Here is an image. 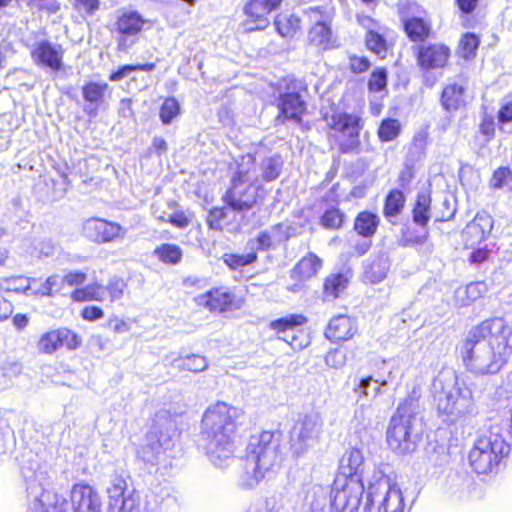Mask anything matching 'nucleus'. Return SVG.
Wrapping results in <instances>:
<instances>
[{"mask_svg":"<svg viewBox=\"0 0 512 512\" xmlns=\"http://www.w3.org/2000/svg\"><path fill=\"white\" fill-rule=\"evenodd\" d=\"M504 321L493 318L471 329L461 346L466 368L475 374H495L507 362Z\"/></svg>","mask_w":512,"mask_h":512,"instance_id":"obj_1","label":"nucleus"},{"mask_svg":"<svg viewBox=\"0 0 512 512\" xmlns=\"http://www.w3.org/2000/svg\"><path fill=\"white\" fill-rule=\"evenodd\" d=\"M241 411L225 402L209 406L202 417V440L209 461L224 467L235 451L236 420Z\"/></svg>","mask_w":512,"mask_h":512,"instance_id":"obj_2","label":"nucleus"},{"mask_svg":"<svg viewBox=\"0 0 512 512\" xmlns=\"http://www.w3.org/2000/svg\"><path fill=\"white\" fill-rule=\"evenodd\" d=\"M110 512H179L180 503L174 495L154 496L141 510L140 493L133 487L129 475H115L107 488Z\"/></svg>","mask_w":512,"mask_h":512,"instance_id":"obj_3","label":"nucleus"},{"mask_svg":"<svg viewBox=\"0 0 512 512\" xmlns=\"http://www.w3.org/2000/svg\"><path fill=\"white\" fill-rule=\"evenodd\" d=\"M279 438L271 431H263L249 438L244 470L239 477V485L243 489L256 487L279 459Z\"/></svg>","mask_w":512,"mask_h":512,"instance_id":"obj_4","label":"nucleus"},{"mask_svg":"<svg viewBox=\"0 0 512 512\" xmlns=\"http://www.w3.org/2000/svg\"><path fill=\"white\" fill-rule=\"evenodd\" d=\"M419 396L414 391L399 404L392 415L387 428V443L389 447L399 454H408L415 451L420 441V433L416 429V415L419 409Z\"/></svg>","mask_w":512,"mask_h":512,"instance_id":"obj_5","label":"nucleus"},{"mask_svg":"<svg viewBox=\"0 0 512 512\" xmlns=\"http://www.w3.org/2000/svg\"><path fill=\"white\" fill-rule=\"evenodd\" d=\"M505 429L493 425L476 438L469 452V463L478 474L493 473L498 470L501 462L511 450L504 437Z\"/></svg>","mask_w":512,"mask_h":512,"instance_id":"obj_6","label":"nucleus"},{"mask_svg":"<svg viewBox=\"0 0 512 512\" xmlns=\"http://www.w3.org/2000/svg\"><path fill=\"white\" fill-rule=\"evenodd\" d=\"M436 392L435 400L437 410L445 416L444 421L455 423L460 418L470 414L473 410L472 393L469 388L458 384L454 372H446L439 375L434 381Z\"/></svg>","mask_w":512,"mask_h":512,"instance_id":"obj_7","label":"nucleus"},{"mask_svg":"<svg viewBox=\"0 0 512 512\" xmlns=\"http://www.w3.org/2000/svg\"><path fill=\"white\" fill-rule=\"evenodd\" d=\"M364 512H404L401 490L380 470L369 481Z\"/></svg>","mask_w":512,"mask_h":512,"instance_id":"obj_8","label":"nucleus"},{"mask_svg":"<svg viewBox=\"0 0 512 512\" xmlns=\"http://www.w3.org/2000/svg\"><path fill=\"white\" fill-rule=\"evenodd\" d=\"M174 434L175 422L171 414L167 410H159L144 444L137 451L138 457L146 463L156 464L161 455L170 448Z\"/></svg>","mask_w":512,"mask_h":512,"instance_id":"obj_9","label":"nucleus"},{"mask_svg":"<svg viewBox=\"0 0 512 512\" xmlns=\"http://www.w3.org/2000/svg\"><path fill=\"white\" fill-rule=\"evenodd\" d=\"M323 432V419L318 412L301 414L289 432V444L294 456L300 457L314 449Z\"/></svg>","mask_w":512,"mask_h":512,"instance_id":"obj_10","label":"nucleus"},{"mask_svg":"<svg viewBox=\"0 0 512 512\" xmlns=\"http://www.w3.org/2000/svg\"><path fill=\"white\" fill-rule=\"evenodd\" d=\"M301 89L302 83L293 77L288 76L280 82L276 98L278 115L275 118L278 124H284L286 121L295 124L302 122L307 105L300 95Z\"/></svg>","mask_w":512,"mask_h":512,"instance_id":"obj_11","label":"nucleus"},{"mask_svg":"<svg viewBox=\"0 0 512 512\" xmlns=\"http://www.w3.org/2000/svg\"><path fill=\"white\" fill-rule=\"evenodd\" d=\"M247 174L248 169L240 164L232 177L231 186L222 197L225 204L235 212L249 211L257 203L258 190L261 187H254L249 183Z\"/></svg>","mask_w":512,"mask_h":512,"instance_id":"obj_12","label":"nucleus"},{"mask_svg":"<svg viewBox=\"0 0 512 512\" xmlns=\"http://www.w3.org/2000/svg\"><path fill=\"white\" fill-rule=\"evenodd\" d=\"M325 120L330 129L342 134L345 139L339 147L343 153L358 150L360 147V132L364 127V121L358 114L333 110L326 115Z\"/></svg>","mask_w":512,"mask_h":512,"instance_id":"obj_13","label":"nucleus"},{"mask_svg":"<svg viewBox=\"0 0 512 512\" xmlns=\"http://www.w3.org/2000/svg\"><path fill=\"white\" fill-rule=\"evenodd\" d=\"M364 489L358 478L336 477L330 488L331 512H356Z\"/></svg>","mask_w":512,"mask_h":512,"instance_id":"obj_14","label":"nucleus"},{"mask_svg":"<svg viewBox=\"0 0 512 512\" xmlns=\"http://www.w3.org/2000/svg\"><path fill=\"white\" fill-rule=\"evenodd\" d=\"M282 0H249L243 7L245 19L241 23L246 32L266 29L269 24L270 14L277 10Z\"/></svg>","mask_w":512,"mask_h":512,"instance_id":"obj_15","label":"nucleus"},{"mask_svg":"<svg viewBox=\"0 0 512 512\" xmlns=\"http://www.w3.org/2000/svg\"><path fill=\"white\" fill-rule=\"evenodd\" d=\"M82 232L88 240L104 244L124 239L126 228L116 222L93 217L83 223Z\"/></svg>","mask_w":512,"mask_h":512,"instance_id":"obj_16","label":"nucleus"},{"mask_svg":"<svg viewBox=\"0 0 512 512\" xmlns=\"http://www.w3.org/2000/svg\"><path fill=\"white\" fill-rule=\"evenodd\" d=\"M418 5L411 0H400L398 11L404 24V29L410 40L424 41L430 34L431 26L421 17L417 16Z\"/></svg>","mask_w":512,"mask_h":512,"instance_id":"obj_17","label":"nucleus"},{"mask_svg":"<svg viewBox=\"0 0 512 512\" xmlns=\"http://www.w3.org/2000/svg\"><path fill=\"white\" fill-rule=\"evenodd\" d=\"M30 55L34 64L59 71L63 67L64 49L58 43L40 40L31 46Z\"/></svg>","mask_w":512,"mask_h":512,"instance_id":"obj_18","label":"nucleus"},{"mask_svg":"<svg viewBox=\"0 0 512 512\" xmlns=\"http://www.w3.org/2000/svg\"><path fill=\"white\" fill-rule=\"evenodd\" d=\"M307 318L302 314H290L288 316L276 319L270 323L271 329L276 331L278 339L288 343L293 349H301L305 346L299 340V334H303L296 328L304 325Z\"/></svg>","mask_w":512,"mask_h":512,"instance_id":"obj_19","label":"nucleus"},{"mask_svg":"<svg viewBox=\"0 0 512 512\" xmlns=\"http://www.w3.org/2000/svg\"><path fill=\"white\" fill-rule=\"evenodd\" d=\"M81 342L79 335L67 328H60L43 334L39 339L38 348L43 353L51 354L60 347L77 349Z\"/></svg>","mask_w":512,"mask_h":512,"instance_id":"obj_20","label":"nucleus"},{"mask_svg":"<svg viewBox=\"0 0 512 512\" xmlns=\"http://www.w3.org/2000/svg\"><path fill=\"white\" fill-rule=\"evenodd\" d=\"M73 512H101V499L97 491L84 483L75 484L71 490Z\"/></svg>","mask_w":512,"mask_h":512,"instance_id":"obj_21","label":"nucleus"},{"mask_svg":"<svg viewBox=\"0 0 512 512\" xmlns=\"http://www.w3.org/2000/svg\"><path fill=\"white\" fill-rule=\"evenodd\" d=\"M450 56L448 47L442 44L420 46L417 53L418 64L423 70L442 68Z\"/></svg>","mask_w":512,"mask_h":512,"instance_id":"obj_22","label":"nucleus"},{"mask_svg":"<svg viewBox=\"0 0 512 512\" xmlns=\"http://www.w3.org/2000/svg\"><path fill=\"white\" fill-rule=\"evenodd\" d=\"M199 306H203L211 312H225L233 308L234 295L225 288H215L196 298Z\"/></svg>","mask_w":512,"mask_h":512,"instance_id":"obj_23","label":"nucleus"},{"mask_svg":"<svg viewBox=\"0 0 512 512\" xmlns=\"http://www.w3.org/2000/svg\"><path fill=\"white\" fill-rule=\"evenodd\" d=\"M364 461V454L360 448L352 447L347 449L340 459V474L337 477L358 478L359 481H363Z\"/></svg>","mask_w":512,"mask_h":512,"instance_id":"obj_24","label":"nucleus"},{"mask_svg":"<svg viewBox=\"0 0 512 512\" xmlns=\"http://www.w3.org/2000/svg\"><path fill=\"white\" fill-rule=\"evenodd\" d=\"M466 79L463 76L456 77L448 83L441 94V105L446 111H456L465 106Z\"/></svg>","mask_w":512,"mask_h":512,"instance_id":"obj_25","label":"nucleus"},{"mask_svg":"<svg viewBox=\"0 0 512 512\" xmlns=\"http://www.w3.org/2000/svg\"><path fill=\"white\" fill-rule=\"evenodd\" d=\"M109 85L106 82L89 81L82 86V97L86 104L83 111L89 117H96L98 108L104 101L105 93L108 91Z\"/></svg>","mask_w":512,"mask_h":512,"instance_id":"obj_26","label":"nucleus"},{"mask_svg":"<svg viewBox=\"0 0 512 512\" xmlns=\"http://www.w3.org/2000/svg\"><path fill=\"white\" fill-rule=\"evenodd\" d=\"M355 332L354 320L347 315H338L330 320L325 336L330 341L339 342L352 338Z\"/></svg>","mask_w":512,"mask_h":512,"instance_id":"obj_27","label":"nucleus"},{"mask_svg":"<svg viewBox=\"0 0 512 512\" xmlns=\"http://www.w3.org/2000/svg\"><path fill=\"white\" fill-rule=\"evenodd\" d=\"M308 43L317 49L326 51L337 47L331 26L325 21H317L308 32Z\"/></svg>","mask_w":512,"mask_h":512,"instance_id":"obj_28","label":"nucleus"},{"mask_svg":"<svg viewBox=\"0 0 512 512\" xmlns=\"http://www.w3.org/2000/svg\"><path fill=\"white\" fill-rule=\"evenodd\" d=\"M171 368L183 372L200 373L208 369L209 363L205 356L200 354H185L180 352L169 362Z\"/></svg>","mask_w":512,"mask_h":512,"instance_id":"obj_29","label":"nucleus"},{"mask_svg":"<svg viewBox=\"0 0 512 512\" xmlns=\"http://www.w3.org/2000/svg\"><path fill=\"white\" fill-rule=\"evenodd\" d=\"M431 193L428 189H421L417 192L415 202L412 207V220L417 226L424 228L432 217Z\"/></svg>","mask_w":512,"mask_h":512,"instance_id":"obj_30","label":"nucleus"},{"mask_svg":"<svg viewBox=\"0 0 512 512\" xmlns=\"http://www.w3.org/2000/svg\"><path fill=\"white\" fill-rule=\"evenodd\" d=\"M69 503L57 494L44 492L40 499H35L28 512H67Z\"/></svg>","mask_w":512,"mask_h":512,"instance_id":"obj_31","label":"nucleus"},{"mask_svg":"<svg viewBox=\"0 0 512 512\" xmlns=\"http://www.w3.org/2000/svg\"><path fill=\"white\" fill-rule=\"evenodd\" d=\"M306 502L311 512H331L330 488L314 485L306 494Z\"/></svg>","mask_w":512,"mask_h":512,"instance_id":"obj_32","label":"nucleus"},{"mask_svg":"<svg viewBox=\"0 0 512 512\" xmlns=\"http://www.w3.org/2000/svg\"><path fill=\"white\" fill-rule=\"evenodd\" d=\"M374 376L375 384H379L380 386L385 387L390 384H394L396 388L401 383L403 372L395 361L383 360L381 366L374 373Z\"/></svg>","mask_w":512,"mask_h":512,"instance_id":"obj_33","label":"nucleus"},{"mask_svg":"<svg viewBox=\"0 0 512 512\" xmlns=\"http://www.w3.org/2000/svg\"><path fill=\"white\" fill-rule=\"evenodd\" d=\"M348 272L332 273L326 277L323 285V297L326 301H332L339 297L349 282Z\"/></svg>","mask_w":512,"mask_h":512,"instance_id":"obj_34","label":"nucleus"},{"mask_svg":"<svg viewBox=\"0 0 512 512\" xmlns=\"http://www.w3.org/2000/svg\"><path fill=\"white\" fill-rule=\"evenodd\" d=\"M322 267V260L314 253L303 257L292 269L293 278L306 280L315 276Z\"/></svg>","mask_w":512,"mask_h":512,"instance_id":"obj_35","label":"nucleus"},{"mask_svg":"<svg viewBox=\"0 0 512 512\" xmlns=\"http://www.w3.org/2000/svg\"><path fill=\"white\" fill-rule=\"evenodd\" d=\"M380 218L377 214L370 211L358 213L354 220L355 231L364 238H371L377 232Z\"/></svg>","mask_w":512,"mask_h":512,"instance_id":"obj_36","label":"nucleus"},{"mask_svg":"<svg viewBox=\"0 0 512 512\" xmlns=\"http://www.w3.org/2000/svg\"><path fill=\"white\" fill-rule=\"evenodd\" d=\"M284 161L278 154L265 157L259 164V172L262 181L272 182L278 179L283 169Z\"/></svg>","mask_w":512,"mask_h":512,"instance_id":"obj_37","label":"nucleus"},{"mask_svg":"<svg viewBox=\"0 0 512 512\" xmlns=\"http://www.w3.org/2000/svg\"><path fill=\"white\" fill-rule=\"evenodd\" d=\"M405 202L406 197L404 193L398 189H393L387 194L383 214L390 223H395L392 219L402 212Z\"/></svg>","mask_w":512,"mask_h":512,"instance_id":"obj_38","label":"nucleus"},{"mask_svg":"<svg viewBox=\"0 0 512 512\" xmlns=\"http://www.w3.org/2000/svg\"><path fill=\"white\" fill-rule=\"evenodd\" d=\"M143 23V19L137 12H129L118 18L116 26L122 35L132 36L141 31Z\"/></svg>","mask_w":512,"mask_h":512,"instance_id":"obj_39","label":"nucleus"},{"mask_svg":"<svg viewBox=\"0 0 512 512\" xmlns=\"http://www.w3.org/2000/svg\"><path fill=\"white\" fill-rule=\"evenodd\" d=\"M274 26L280 36L291 38L300 28V19L294 14H280L275 18Z\"/></svg>","mask_w":512,"mask_h":512,"instance_id":"obj_40","label":"nucleus"},{"mask_svg":"<svg viewBox=\"0 0 512 512\" xmlns=\"http://www.w3.org/2000/svg\"><path fill=\"white\" fill-rule=\"evenodd\" d=\"M488 291V286L483 281L472 282L465 288H459L456 290L458 298L462 299L461 305L467 306L471 302L485 295Z\"/></svg>","mask_w":512,"mask_h":512,"instance_id":"obj_41","label":"nucleus"},{"mask_svg":"<svg viewBox=\"0 0 512 512\" xmlns=\"http://www.w3.org/2000/svg\"><path fill=\"white\" fill-rule=\"evenodd\" d=\"M154 255L163 263L176 265L181 261L183 251L176 244L164 243L155 248Z\"/></svg>","mask_w":512,"mask_h":512,"instance_id":"obj_42","label":"nucleus"},{"mask_svg":"<svg viewBox=\"0 0 512 512\" xmlns=\"http://www.w3.org/2000/svg\"><path fill=\"white\" fill-rule=\"evenodd\" d=\"M73 297L78 301H105L108 299L107 289L101 284H92L85 288L77 289L73 292Z\"/></svg>","mask_w":512,"mask_h":512,"instance_id":"obj_43","label":"nucleus"},{"mask_svg":"<svg viewBox=\"0 0 512 512\" xmlns=\"http://www.w3.org/2000/svg\"><path fill=\"white\" fill-rule=\"evenodd\" d=\"M388 270L389 264L387 258L383 255L377 256L365 271V276L370 282L379 283L386 277Z\"/></svg>","mask_w":512,"mask_h":512,"instance_id":"obj_44","label":"nucleus"},{"mask_svg":"<svg viewBox=\"0 0 512 512\" xmlns=\"http://www.w3.org/2000/svg\"><path fill=\"white\" fill-rule=\"evenodd\" d=\"M223 262L231 269L236 270L254 263L257 260V253L251 251L246 254L225 253L222 256Z\"/></svg>","mask_w":512,"mask_h":512,"instance_id":"obj_45","label":"nucleus"},{"mask_svg":"<svg viewBox=\"0 0 512 512\" xmlns=\"http://www.w3.org/2000/svg\"><path fill=\"white\" fill-rule=\"evenodd\" d=\"M156 65L154 63H144V64H127L119 67L116 71H113L109 75V80L112 82H117L128 75H130L134 71H146L151 72L155 69Z\"/></svg>","mask_w":512,"mask_h":512,"instance_id":"obj_46","label":"nucleus"},{"mask_svg":"<svg viewBox=\"0 0 512 512\" xmlns=\"http://www.w3.org/2000/svg\"><path fill=\"white\" fill-rule=\"evenodd\" d=\"M401 131V124L397 119L387 118L382 120L379 129L378 136L383 142H389L394 140Z\"/></svg>","mask_w":512,"mask_h":512,"instance_id":"obj_47","label":"nucleus"},{"mask_svg":"<svg viewBox=\"0 0 512 512\" xmlns=\"http://www.w3.org/2000/svg\"><path fill=\"white\" fill-rule=\"evenodd\" d=\"M37 282L38 279L36 278L14 277L5 281V288L8 291L23 293L25 295H32L31 293L33 291V284Z\"/></svg>","mask_w":512,"mask_h":512,"instance_id":"obj_48","label":"nucleus"},{"mask_svg":"<svg viewBox=\"0 0 512 512\" xmlns=\"http://www.w3.org/2000/svg\"><path fill=\"white\" fill-rule=\"evenodd\" d=\"M365 42L367 48L380 56L381 58H384L387 53V42L386 39L379 33L369 30L365 37Z\"/></svg>","mask_w":512,"mask_h":512,"instance_id":"obj_49","label":"nucleus"},{"mask_svg":"<svg viewBox=\"0 0 512 512\" xmlns=\"http://www.w3.org/2000/svg\"><path fill=\"white\" fill-rule=\"evenodd\" d=\"M180 104L174 97H168L160 107L159 116L163 124H170L180 113Z\"/></svg>","mask_w":512,"mask_h":512,"instance_id":"obj_50","label":"nucleus"},{"mask_svg":"<svg viewBox=\"0 0 512 512\" xmlns=\"http://www.w3.org/2000/svg\"><path fill=\"white\" fill-rule=\"evenodd\" d=\"M345 214L337 208L327 209L321 216L320 223L327 229L337 230L343 226Z\"/></svg>","mask_w":512,"mask_h":512,"instance_id":"obj_51","label":"nucleus"},{"mask_svg":"<svg viewBox=\"0 0 512 512\" xmlns=\"http://www.w3.org/2000/svg\"><path fill=\"white\" fill-rule=\"evenodd\" d=\"M274 235L269 230L261 231L256 238L249 241L251 251H268L275 243Z\"/></svg>","mask_w":512,"mask_h":512,"instance_id":"obj_52","label":"nucleus"},{"mask_svg":"<svg viewBox=\"0 0 512 512\" xmlns=\"http://www.w3.org/2000/svg\"><path fill=\"white\" fill-rule=\"evenodd\" d=\"M463 237L465 238L467 245L473 246L486 240L488 235L486 233H482V229L476 225V223L471 221L463 230Z\"/></svg>","mask_w":512,"mask_h":512,"instance_id":"obj_53","label":"nucleus"},{"mask_svg":"<svg viewBox=\"0 0 512 512\" xmlns=\"http://www.w3.org/2000/svg\"><path fill=\"white\" fill-rule=\"evenodd\" d=\"M387 70L385 68H377L374 70L368 81V88L371 92H380L387 86Z\"/></svg>","mask_w":512,"mask_h":512,"instance_id":"obj_54","label":"nucleus"},{"mask_svg":"<svg viewBox=\"0 0 512 512\" xmlns=\"http://www.w3.org/2000/svg\"><path fill=\"white\" fill-rule=\"evenodd\" d=\"M22 372V365L17 361H6L0 369L1 375L4 377L3 385L9 386L11 381L18 377Z\"/></svg>","mask_w":512,"mask_h":512,"instance_id":"obj_55","label":"nucleus"},{"mask_svg":"<svg viewBox=\"0 0 512 512\" xmlns=\"http://www.w3.org/2000/svg\"><path fill=\"white\" fill-rule=\"evenodd\" d=\"M60 284V277L58 275L49 276L38 288L33 287L32 295L34 296H52L54 288H58Z\"/></svg>","mask_w":512,"mask_h":512,"instance_id":"obj_56","label":"nucleus"},{"mask_svg":"<svg viewBox=\"0 0 512 512\" xmlns=\"http://www.w3.org/2000/svg\"><path fill=\"white\" fill-rule=\"evenodd\" d=\"M479 43V39L474 33H466L460 41L463 57L468 59L474 56Z\"/></svg>","mask_w":512,"mask_h":512,"instance_id":"obj_57","label":"nucleus"},{"mask_svg":"<svg viewBox=\"0 0 512 512\" xmlns=\"http://www.w3.org/2000/svg\"><path fill=\"white\" fill-rule=\"evenodd\" d=\"M104 287L107 289V300L113 302L122 298L125 283L120 278H113L108 282L107 286Z\"/></svg>","mask_w":512,"mask_h":512,"instance_id":"obj_58","label":"nucleus"},{"mask_svg":"<svg viewBox=\"0 0 512 512\" xmlns=\"http://www.w3.org/2000/svg\"><path fill=\"white\" fill-rule=\"evenodd\" d=\"M227 217V213L224 208H213L208 212L206 217V223L212 230H221V222Z\"/></svg>","mask_w":512,"mask_h":512,"instance_id":"obj_59","label":"nucleus"},{"mask_svg":"<svg viewBox=\"0 0 512 512\" xmlns=\"http://www.w3.org/2000/svg\"><path fill=\"white\" fill-rule=\"evenodd\" d=\"M509 178H512L511 169L508 167H500L493 173L490 182L491 186L495 189H502Z\"/></svg>","mask_w":512,"mask_h":512,"instance_id":"obj_60","label":"nucleus"},{"mask_svg":"<svg viewBox=\"0 0 512 512\" xmlns=\"http://www.w3.org/2000/svg\"><path fill=\"white\" fill-rule=\"evenodd\" d=\"M372 384H375V376L369 375L365 377H361L357 383H355L354 391L360 397H369L371 395Z\"/></svg>","mask_w":512,"mask_h":512,"instance_id":"obj_61","label":"nucleus"},{"mask_svg":"<svg viewBox=\"0 0 512 512\" xmlns=\"http://www.w3.org/2000/svg\"><path fill=\"white\" fill-rule=\"evenodd\" d=\"M472 222L476 223L482 229V233L487 235L493 228V218L486 212L477 213Z\"/></svg>","mask_w":512,"mask_h":512,"instance_id":"obj_62","label":"nucleus"},{"mask_svg":"<svg viewBox=\"0 0 512 512\" xmlns=\"http://www.w3.org/2000/svg\"><path fill=\"white\" fill-rule=\"evenodd\" d=\"M413 177H414L413 161L410 158V154H409L405 161V167L403 170H401V172L399 174V178H398L399 185L404 188L406 185L409 184V182L412 180Z\"/></svg>","mask_w":512,"mask_h":512,"instance_id":"obj_63","label":"nucleus"},{"mask_svg":"<svg viewBox=\"0 0 512 512\" xmlns=\"http://www.w3.org/2000/svg\"><path fill=\"white\" fill-rule=\"evenodd\" d=\"M38 257H51L56 251V245L51 239H45L37 245L35 248Z\"/></svg>","mask_w":512,"mask_h":512,"instance_id":"obj_64","label":"nucleus"}]
</instances>
